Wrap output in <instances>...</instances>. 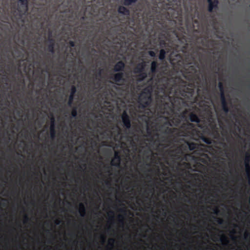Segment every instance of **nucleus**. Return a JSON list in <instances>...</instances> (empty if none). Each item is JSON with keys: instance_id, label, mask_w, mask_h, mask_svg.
Returning a JSON list of instances; mask_svg holds the SVG:
<instances>
[{"instance_id": "603ef678", "label": "nucleus", "mask_w": 250, "mask_h": 250, "mask_svg": "<svg viewBox=\"0 0 250 250\" xmlns=\"http://www.w3.org/2000/svg\"><path fill=\"white\" fill-rule=\"evenodd\" d=\"M109 213H110V214H111L112 215L114 214V212L113 211H110L109 212Z\"/></svg>"}, {"instance_id": "393cba45", "label": "nucleus", "mask_w": 250, "mask_h": 250, "mask_svg": "<svg viewBox=\"0 0 250 250\" xmlns=\"http://www.w3.org/2000/svg\"><path fill=\"white\" fill-rule=\"evenodd\" d=\"M218 88H219L220 95H225L224 94V88L222 82L218 83Z\"/></svg>"}, {"instance_id": "4468645a", "label": "nucleus", "mask_w": 250, "mask_h": 250, "mask_svg": "<svg viewBox=\"0 0 250 250\" xmlns=\"http://www.w3.org/2000/svg\"><path fill=\"white\" fill-rule=\"evenodd\" d=\"M187 23L188 24H198V20L195 19V15L192 14L191 13H188L187 16Z\"/></svg>"}, {"instance_id": "6e6d98bb", "label": "nucleus", "mask_w": 250, "mask_h": 250, "mask_svg": "<svg viewBox=\"0 0 250 250\" xmlns=\"http://www.w3.org/2000/svg\"><path fill=\"white\" fill-rule=\"evenodd\" d=\"M179 57H180L181 60H182V57H181V56H179Z\"/></svg>"}, {"instance_id": "dca6fc26", "label": "nucleus", "mask_w": 250, "mask_h": 250, "mask_svg": "<svg viewBox=\"0 0 250 250\" xmlns=\"http://www.w3.org/2000/svg\"><path fill=\"white\" fill-rule=\"evenodd\" d=\"M189 120L191 123H195L196 124L200 123V119L199 117L193 112H191L189 114Z\"/></svg>"}, {"instance_id": "09e8293b", "label": "nucleus", "mask_w": 250, "mask_h": 250, "mask_svg": "<svg viewBox=\"0 0 250 250\" xmlns=\"http://www.w3.org/2000/svg\"><path fill=\"white\" fill-rule=\"evenodd\" d=\"M147 134H150V131H149V129L148 128H147Z\"/></svg>"}, {"instance_id": "f257e3e1", "label": "nucleus", "mask_w": 250, "mask_h": 250, "mask_svg": "<svg viewBox=\"0 0 250 250\" xmlns=\"http://www.w3.org/2000/svg\"><path fill=\"white\" fill-rule=\"evenodd\" d=\"M156 94V101L157 107L161 114L171 119L161 125L163 132L167 134H172L173 129L166 126H178L181 124V119H185L186 116L183 113L176 115L172 117L175 112H179L184 104V99L196 101L195 96V88L192 83H189L181 79H179V84H174L170 86L167 82L157 86Z\"/></svg>"}, {"instance_id": "20e7f679", "label": "nucleus", "mask_w": 250, "mask_h": 250, "mask_svg": "<svg viewBox=\"0 0 250 250\" xmlns=\"http://www.w3.org/2000/svg\"><path fill=\"white\" fill-rule=\"evenodd\" d=\"M125 68V63L122 61L117 62L114 66V71L118 73L114 74L112 79L115 82V84L118 85H120V83H123L124 81V73L122 72L124 71Z\"/></svg>"}, {"instance_id": "4d7b16f0", "label": "nucleus", "mask_w": 250, "mask_h": 250, "mask_svg": "<svg viewBox=\"0 0 250 250\" xmlns=\"http://www.w3.org/2000/svg\"><path fill=\"white\" fill-rule=\"evenodd\" d=\"M83 19H84V17H83Z\"/></svg>"}, {"instance_id": "13d9d810", "label": "nucleus", "mask_w": 250, "mask_h": 250, "mask_svg": "<svg viewBox=\"0 0 250 250\" xmlns=\"http://www.w3.org/2000/svg\"><path fill=\"white\" fill-rule=\"evenodd\" d=\"M0 98H1V95H0Z\"/></svg>"}, {"instance_id": "49530a36", "label": "nucleus", "mask_w": 250, "mask_h": 250, "mask_svg": "<svg viewBox=\"0 0 250 250\" xmlns=\"http://www.w3.org/2000/svg\"><path fill=\"white\" fill-rule=\"evenodd\" d=\"M120 212H121L122 213H125V209H120Z\"/></svg>"}, {"instance_id": "c756f323", "label": "nucleus", "mask_w": 250, "mask_h": 250, "mask_svg": "<svg viewBox=\"0 0 250 250\" xmlns=\"http://www.w3.org/2000/svg\"><path fill=\"white\" fill-rule=\"evenodd\" d=\"M220 241H221V242H226L228 243V239H227V236L225 234L221 235V238H220Z\"/></svg>"}, {"instance_id": "ea45409f", "label": "nucleus", "mask_w": 250, "mask_h": 250, "mask_svg": "<svg viewBox=\"0 0 250 250\" xmlns=\"http://www.w3.org/2000/svg\"><path fill=\"white\" fill-rule=\"evenodd\" d=\"M74 96L75 95H69V99H68V101H69L70 102L73 101V100H74Z\"/></svg>"}, {"instance_id": "5fc2aeb1", "label": "nucleus", "mask_w": 250, "mask_h": 250, "mask_svg": "<svg viewBox=\"0 0 250 250\" xmlns=\"http://www.w3.org/2000/svg\"><path fill=\"white\" fill-rule=\"evenodd\" d=\"M187 63L188 64H190L191 63L189 61H187Z\"/></svg>"}, {"instance_id": "9d476101", "label": "nucleus", "mask_w": 250, "mask_h": 250, "mask_svg": "<svg viewBox=\"0 0 250 250\" xmlns=\"http://www.w3.org/2000/svg\"><path fill=\"white\" fill-rule=\"evenodd\" d=\"M121 160L120 153L118 151H115L113 159H112V162H111V165L114 167H119L120 164H121Z\"/></svg>"}, {"instance_id": "7c9ffc66", "label": "nucleus", "mask_w": 250, "mask_h": 250, "mask_svg": "<svg viewBox=\"0 0 250 250\" xmlns=\"http://www.w3.org/2000/svg\"><path fill=\"white\" fill-rule=\"evenodd\" d=\"M207 120H208V122L210 123L213 122V116H212L211 112H209V113H208V119H207Z\"/></svg>"}, {"instance_id": "a18cd8bd", "label": "nucleus", "mask_w": 250, "mask_h": 250, "mask_svg": "<svg viewBox=\"0 0 250 250\" xmlns=\"http://www.w3.org/2000/svg\"><path fill=\"white\" fill-rule=\"evenodd\" d=\"M60 221L59 220H56V222H55V224H56V225H59V224H60Z\"/></svg>"}, {"instance_id": "79ce46f5", "label": "nucleus", "mask_w": 250, "mask_h": 250, "mask_svg": "<svg viewBox=\"0 0 250 250\" xmlns=\"http://www.w3.org/2000/svg\"><path fill=\"white\" fill-rule=\"evenodd\" d=\"M218 212H219V210L217 208H215V209H214V213H215V214H218Z\"/></svg>"}, {"instance_id": "f03ea898", "label": "nucleus", "mask_w": 250, "mask_h": 250, "mask_svg": "<svg viewBox=\"0 0 250 250\" xmlns=\"http://www.w3.org/2000/svg\"><path fill=\"white\" fill-rule=\"evenodd\" d=\"M168 3L163 2L161 4V8L158 6L154 7L157 13H159L163 15L167 19L174 18L172 13L175 9L181 6V0H167Z\"/></svg>"}, {"instance_id": "bb28decb", "label": "nucleus", "mask_w": 250, "mask_h": 250, "mask_svg": "<svg viewBox=\"0 0 250 250\" xmlns=\"http://www.w3.org/2000/svg\"><path fill=\"white\" fill-rule=\"evenodd\" d=\"M202 140H203V142L205 143L208 145L211 144V140L207 137L203 136V137H202Z\"/></svg>"}, {"instance_id": "f3484780", "label": "nucleus", "mask_w": 250, "mask_h": 250, "mask_svg": "<svg viewBox=\"0 0 250 250\" xmlns=\"http://www.w3.org/2000/svg\"><path fill=\"white\" fill-rule=\"evenodd\" d=\"M138 0H121V3L125 6H130L134 5Z\"/></svg>"}, {"instance_id": "1a4fd4ad", "label": "nucleus", "mask_w": 250, "mask_h": 250, "mask_svg": "<svg viewBox=\"0 0 250 250\" xmlns=\"http://www.w3.org/2000/svg\"><path fill=\"white\" fill-rule=\"evenodd\" d=\"M208 3V11L209 13H212L214 11L218 9V0H207Z\"/></svg>"}, {"instance_id": "58836bf2", "label": "nucleus", "mask_w": 250, "mask_h": 250, "mask_svg": "<svg viewBox=\"0 0 250 250\" xmlns=\"http://www.w3.org/2000/svg\"><path fill=\"white\" fill-rule=\"evenodd\" d=\"M114 239H110L109 240H108V245H110L111 247H113V244H114Z\"/></svg>"}, {"instance_id": "3c124183", "label": "nucleus", "mask_w": 250, "mask_h": 250, "mask_svg": "<svg viewBox=\"0 0 250 250\" xmlns=\"http://www.w3.org/2000/svg\"><path fill=\"white\" fill-rule=\"evenodd\" d=\"M153 188H152V189H150V192H151V193H152V192H153Z\"/></svg>"}, {"instance_id": "0eeeda50", "label": "nucleus", "mask_w": 250, "mask_h": 250, "mask_svg": "<svg viewBox=\"0 0 250 250\" xmlns=\"http://www.w3.org/2000/svg\"><path fill=\"white\" fill-rule=\"evenodd\" d=\"M250 160V155L249 152L246 153V156H245V166H246V175H247L248 182L250 185V166L249 162Z\"/></svg>"}, {"instance_id": "473e14b6", "label": "nucleus", "mask_w": 250, "mask_h": 250, "mask_svg": "<svg viewBox=\"0 0 250 250\" xmlns=\"http://www.w3.org/2000/svg\"><path fill=\"white\" fill-rule=\"evenodd\" d=\"M170 32H172V34H173L174 36H175V37H176V38H178V39H179V38H178V33H177L176 30H175L174 29H171Z\"/></svg>"}, {"instance_id": "cd10ccee", "label": "nucleus", "mask_w": 250, "mask_h": 250, "mask_svg": "<svg viewBox=\"0 0 250 250\" xmlns=\"http://www.w3.org/2000/svg\"><path fill=\"white\" fill-rule=\"evenodd\" d=\"M77 115H78V112L77 111L76 107H74L72 108L71 111V116L72 118H76Z\"/></svg>"}, {"instance_id": "2eb2a0df", "label": "nucleus", "mask_w": 250, "mask_h": 250, "mask_svg": "<svg viewBox=\"0 0 250 250\" xmlns=\"http://www.w3.org/2000/svg\"><path fill=\"white\" fill-rule=\"evenodd\" d=\"M145 64L144 62L138 63L136 66L134 68V73H144L146 72L145 71Z\"/></svg>"}, {"instance_id": "8fccbe9b", "label": "nucleus", "mask_w": 250, "mask_h": 250, "mask_svg": "<svg viewBox=\"0 0 250 250\" xmlns=\"http://www.w3.org/2000/svg\"><path fill=\"white\" fill-rule=\"evenodd\" d=\"M100 75H101V71L100 70V71H99V72H98V75L100 76Z\"/></svg>"}, {"instance_id": "a19ab883", "label": "nucleus", "mask_w": 250, "mask_h": 250, "mask_svg": "<svg viewBox=\"0 0 250 250\" xmlns=\"http://www.w3.org/2000/svg\"><path fill=\"white\" fill-rule=\"evenodd\" d=\"M101 239L102 240L103 243H104V241H105V237H104V235L101 236Z\"/></svg>"}, {"instance_id": "f8f14e48", "label": "nucleus", "mask_w": 250, "mask_h": 250, "mask_svg": "<svg viewBox=\"0 0 250 250\" xmlns=\"http://www.w3.org/2000/svg\"><path fill=\"white\" fill-rule=\"evenodd\" d=\"M50 136L51 139H54L56 136L55 123H54V118L52 116L51 118V125H50Z\"/></svg>"}, {"instance_id": "a211bd4d", "label": "nucleus", "mask_w": 250, "mask_h": 250, "mask_svg": "<svg viewBox=\"0 0 250 250\" xmlns=\"http://www.w3.org/2000/svg\"><path fill=\"white\" fill-rule=\"evenodd\" d=\"M135 74H138L137 81L139 82L143 81L147 77L146 72L135 73Z\"/></svg>"}, {"instance_id": "6e6552de", "label": "nucleus", "mask_w": 250, "mask_h": 250, "mask_svg": "<svg viewBox=\"0 0 250 250\" xmlns=\"http://www.w3.org/2000/svg\"><path fill=\"white\" fill-rule=\"evenodd\" d=\"M122 120L124 126L126 129H129L131 127V121L129 116L127 114L126 111H125L123 112L122 115Z\"/></svg>"}, {"instance_id": "39448f33", "label": "nucleus", "mask_w": 250, "mask_h": 250, "mask_svg": "<svg viewBox=\"0 0 250 250\" xmlns=\"http://www.w3.org/2000/svg\"><path fill=\"white\" fill-rule=\"evenodd\" d=\"M169 31L168 29L166 28V31H164V33L161 35V37L159 38L158 42H159L160 47L161 49H166L168 47V44L167 42V41H170V36L168 33Z\"/></svg>"}, {"instance_id": "5701e85b", "label": "nucleus", "mask_w": 250, "mask_h": 250, "mask_svg": "<svg viewBox=\"0 0 250 250\" xmlns=\"http://www.w3.org/2000/svg\"><path fill=\"white\" fill-rule=\"evenodd\" d=\"M167 53V51L164 49H161V50H160V53H159V59L161 61H163L165 59V58L166 57V53Z\"/></svg>"}, {"instance_id": "864d4df0", "label": "nucleus", "mask_w": 250, "mask_h": 250, "mask_svg": "<svg viewBox=\"0 0 250 250\" xmlns=\"http://www.w3.org/2000/svg\"><path fill=\"white\" fill-rule=\"evenodd\" d=\"M223 145H224V147L227 146V145L225 143L223 144Z\"/></svg>"}, {"instance_id": "f704fd0d", "label": "nucleus", "mask_w": 250, "mask_h": 250, "mask_svg": "<svg viewBox=\"0 0 250 250\" xmlns=\"http://www.w3.org/2000/svg\"><path fill=\"white\" fill-rule=\"evenodd\" d=\"M69 46H70L71 47H75V42H74L73 41H69Z\"/></svg>"}, {"instance_id": "6ab92c4d", "label": "nucleus", "mask_w": 250, "mask_h": 250, "mask_svg": "<svg viewBox=\"0 0 250 250\" xmlns=\"http://www.w3.org/2000/svg\"><path fill=\"white\" fill-rule=\"evenodd\" d=\"M79 213L82 217L84 216L86 210H85V206L83 203L79 204Z\"/></svg>"}, {"instance_id": "4be33fe9", "label": "nucleus", "mask_w": 250, "mask_h": 250, "mask_svg": "<svg viewBox=\"0 0 250 250\" xmlns=\"http://www.w3.org/2000/svg\"><path fill=\"white\" fill-rule=\"evenodd\" d=\"M197 70L196 69V66L191 65L188 66V73L193 75L196 73Z\"/></svg>"}, {"instance_id": "37998d69", "label": "nucleus", "mask_w": 250, "mask_h": 250, "mask_svg": "<svg viewBox=\"0 0 250 250\" xmlns=\"http://www.w3.org/2000/svg\"><path fill=\"white\" fill-rule=\"evenodd\" d=\"M248 236H249V234L246 232V233H245V238H247Z\"/></svg>"}, {"instance_id": "9b49d317", "label": "nucleus", "mask_w": 250, "mask_h": 250, "mask_svg": "<svg viewBox=\"0 0 250 250\" xmlns=\"http://www.w3.org/2000/svg\"><path fill=\"white\" fill-rule=\"evenodd\" d=\"M127 6L125 5H120L118 6V13L120 15H123L126 17H128L130 14V12L128 8L126 7Z\"/></svg>"}, {"instance_id": "4c0bfd02", "label": "nucleus", "mask_w": 250, "mask_h": 250, "mask_svg": "<svg viewBox=\"0 0 250 250\" xmlns=\"http://www.w3.org/2000/svg\"><path fill=\"white\" fill-rule=\"evenodd\" d=\"M215 219H217V223H218V225L223 224V219H222L221 218H215Z\"/></svg>"}, {"instance_id": "412c9836", "label": "nucleus", "mask_w": 250, "mask_h": 250, "mask_svg": "<svg viewBox=\"0 0 250 250\" xmlns=\"http://www.w3.org/2000/svg\"><path fill=\"white\" fill-rule=\"evenodd\" d=\"M193 127L194 125L192 123H190L188 122H187L186 123H184V124L182 125V128L185 129H189L191 128H193Z\"/></svg>"}, {"instance_id": "2f4dec72", "label": "nucleus", "mask_w": 250, "mask_h": 250, "mask_svg": "<svg viewBox=\"0 0 250 250\" xmlns=\"http://www.w3.org/2000/svg\"><path fill=\"white\" fill-rule=\"evenodd\" d=\"M222 106V110L225 113H228L229 112V107L228 105H221Z\"/></svg>"}, {"instance_id": "7ed1b4c3", "label": "nucleus", "mask_w": 250, "mask_h": 250, "mask_svg": "<svg viewBox=\"0 0 250 250\" xmlns=\"http://www.w3.org/2000/svg\"><path fill=\"white\" fill-rule=\"evenodd\" d=\"M152 92H153V88L151 85H149L143 89V91L140 93V96L138 97V102L140 104V108L145 109L150 106L153 101L151 96Z\"/></svg>"}, {"instance_id": "aec40b11", "label": "nucleus", "mask_w": 250, "mask_h": 250, "mask_svg": "<svg viewBox=\"0 0 250 250\" xmlns=\"http://www.w3.org/2000/svg\"><path fill=\"white\" fill-rule=\"evenodd\" d=\"M158 63L156 62H152L151 64V72L153 74L156 73V69H157Z\"/></svg>"}, {"instance_id": "c03bdc74", "label": "nucleus", "mask_w": 250, "mask_h": 250, "mask_svg": "<svg viewBox=\"0 0 250 250\" xmlns=\"http://www.w3.org/2000/svg\"><path fill=\"white\" fill-rule=\"evenodd\" d=\"M73 101H70L69 100H68V105H71L72 104Z\"/></svg>"}, {"instance_id": "c85d7f7f", "label": "nucleus", "mask_w": 250, "mask_h": 250, "mask_svg": "<svg viewBox=\"0 0 250 250\" xmlns=\"http://www.w3.org/2000/svg\"><path fill=\"white\" fill-rule=\"evenodd\" d=\"M76 93V87L74 85H72L71 86V88H70V94L71 95H75Z\"/></svg>"}, {"instance_id": "72a5a7b5", "label": "nucleus", "mask_w": 250, "mask_h": 250, "mask_svg": "<svg viewBox=\"0 0 250 250\" xmlns=\"http://www.w3.org/2000/svg\"><path fill=\"white\" fill-rule=\"evenodd\" d=\"M118 218H119V223L121 224L122 225H124V219H123V216L121 215H118Z\"/></svg>"}, {"instance_id": "ddd939ff", "label": "nucleus", "mask_w": 250, "mask_h": 250, "mask_svg": "<svg viewBox=\"0 0 250 250\" xmlns=\"http://www.w3.org/2000/svg\"><path fill=\"white\" fill-rule=\"evenodd\" d=\"M48 45L47 47V50L51 54L54 53V45H55V42L52 38H49L48 40Z\"/></svg>"}, {"instance_id": "a878e982", "label": "nucleus", "mask_w": 250, "mask_h": 250, "mask_svg": "<svg viewBox=\"0 0 250 250\" xmlns=\"http://www.w3.org/2000/svg\"><path fill=\"white\" fill-rule=\"evenodd\" d=\"M220 98H221V105H227V102L226 100L225 95H220Z\"/></svg>"}, {"instance_id": "c9c22d12", "label": "nucleus", "mask_w": 250, "mask_h": 250, "mask_svg": "<svg viewBox=\"0 0 250 250\" xmlns=\"http://www.w3.org/2000/svg\"><path fill=\"white\" fill-rule=\"evenodd\" d=\"M148 55H149L150 56L152 57H154L156 56V54L155 53L154 51L151 50L148 51Z\"/></svg>"}, {"instance_id": "b1692460", "label": "nucleus", "mask_w": 250, "mask_h": 250, "mask_svg": "<svg viewBox=\"0 0 250 250\" xmlns=\"http://www.w3.org/2000/svg\"><path fill=\"white\" fill-rule=\"evenodd\" d=\"M188 146L189 150L190 151L194 150L196 149L197 147V145L196 143L190 142L188 143Z\"/></svg>"}, {"instance_id": "de8ad7c7", "label": "nucleus", "mask_w": 250, "mask_h": 250, "mask_svg": "<svg viewBox=\"0 0 250 250\" xmlns=\"http://www.w3.org/2000/svg\"><path fill=\"white\" fill-rule=\"evenodd\" d=\"M105 184H106L107 186H110V183H109L108 181L105 182Z\"/></svg>"}, {"instance_id": "e433bc0d", "label": "nucleus", "mask_w": 250, "mask_h": 250, "mask_svg": "<svg viewBox=\"0 0 250 250\" xmlns=\"http://www.w3.org/2000/svg\"><path fill=\"white\" fill-rule=\"evenodd\" d=\"M29 220V217H28L27 215H24V219H23V223L26 224L27 223Z\"/></svg>"}, {"instance_id": "423d86ee", "label": "nucleus", "mask_w": 250, "mask_h": 250, "mask_svg": "<svg viewBox=\"0 0 250 250\" xmlns=\"http://www.w3.org/2000/svg\"><path fill=\"white\" fill-rule=\"evenodd\" d=\"M17 10L20 17L26 15L28 11V0H19V7Z\"/></svg>"}]
</instances>
